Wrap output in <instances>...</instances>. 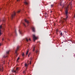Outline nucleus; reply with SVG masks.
<instances>
[{
  "label": "nucleus",
  "mask_w": 75,
  "mask_h": 75,
  "mask_svg": "<svg viewBox=\"0 0 75 75\" xmlns=\"http://www.w3.org/2000/svg\"><path fill=\"white\" fill-rule=\"evenodd\" d=\"M19 59H20V58L18 57V58L17 59V61H17V62H18V60H19Z\"/></svg>",
  "instance_id": "9b49d317"
},
{
  "label": "nucleus",
  "mask_w": 75,
  "mask_h": 75,
  "mask_svg": "<svg viewBox=\"0 0 75 75\" xmlns=\"http://www.w3.org/2000/svg\"><path fill=\"white\" fill-rule=\"evenodd\" d=\"M2 45V44H1V43H0V46H1V45Z\"/></svg>",
  "instance_id": "393cba45"
},
{
  "label": "nucleus",
  "mask_w": 75,
  "mask_h": 75,
  "mask_svg": "<svg viewBox=\"0 0 75 75\" xmlns=\"http://www.w3.org/2000/svg\"><path fill=\"white\" fill-rule=\"evenodd\" d=\"M51 13H52V11H51Z\"/></svg>",
  "instance_id": "473e14b6"
},
{
  "label": "nucleus",
  "mask_w": 75,
  "mask_h": 75,
  "mask_svg": "<svg viewBox=\"0 0 75 75\" xmlns=\"http://www.w3.org/2000/svg\"><path fill=\"white\" fill-rule=\"evenodd\" d=\"M25 22L26 23H27V24H28V23H29V22H28V21H27L26 19H25Z\"/></svg>",
  "instance_id": "1a4fd4ad"
},
{
  "label": "nucleus",
  "mask_w": 75,
  "mask_h": 75,
  "mask_svg": "<svg viewBox=\"0 0 75 75\" xmlns=\"http://www.w3.org/2000/svg\"><path fill=\"white\" fill-rule=\"evenodd\" d=\"M25 2L24 3L26 4V5H28V2H27V1L26 0H25Z\"/></svg>",
  "instance_id": "6e6552de"
},
{
  "label": "nucleus",
  "mask_w": 75,
  "mask_h": 75,
  "mask_svg": "<svg viewBox=\"0 0 75 75\" xmlns=\"http://www.w3.org/2000/svg\"><path fill=\"white\" fill-rule=\"evenodd\" d=\"M0 71L1 72H3V66L2 65H1L0 66Z\"/></svg>",
  "instance_id": "f03ea898"
},
{
  "label": "nucleus",
  "mask_w": 75,
  "mask_h": 75,
  "mask_svg": "<svg viewBox=\"0 0 75 75\" xmlns=\"http://www.w3.org/2000/svg\"><path fill=\"white\" fill-rule=\"evenodd\" d=\"M22 56L23 57V56H24V53L22 54Z\"/></svg>",
  "instance_id": "5701e85b"
},
{
  "label": "nucleus",
  "mask_w": 75,
  "mask_h": 75,
  "mask_svg": "<svg viewBox=\"0 0 75 75\" xmlns=\"http://www.w3.org/2000/svg\"><path fill=\"white\" fill-rule=\"evenodd\" d=\"M30 54H31V53H30L28 55V57H29V55H30Z\"/></svg>",
  "instance_id": "a878e982"
},
{
  "label": "nucleus",
  "mask_w": 75,
  "mask_h": 75,
  "mask_svg": "<svg viewBox=\"0 0 75 75\" xmlns=\"http://www.w3.org/2000/svg\"><path fill=\"white\" fill-rule=\"evenodd\" d=\"M23 72L24 74V73H25V71H24Z\"/></svg>",
  "instance_id": "bb28decb"
},
{
  "label": "nucleus",
  "mask_w": 75,
  "mask_h": 75,
  "mask_svg": "<svg viewBox=\"0 0 75 75\" xmlns=\"http://www.w3.org/2000/svg\"><path fill=\"white\" fill-rule=\"evenodd\" d=\"M68 6L66 8V11H65L66 15L67 16V14H68Z\"/></svg>",
  "instance_id": "7ed1b4c3"
},
{
  "label": "nucleus",
  "mask_w": 75,
  "mask_h": 75,
  "mask_svg": "<svg viewBox=\"0 0 75 75\" xmlns=\"http://www.w3.org/2000/svg\"><path fill=\"white\" fill-rule=\"evenodd\" d=\"M2 25H1L0 26V36L1 35V34H2V33H1V29L2 28Z\"/></svg>",
  "instance_id": "39448f33"
},
{
  "label": "nucleus",
  "mask_w": 75,
  "mask_h": 75,
  "mask_svg": "<svg viewBox=\"0 0 75 75\" xmlns=\"http://www.w3.org/2000/svg\"><path fill=\"white\" fill-rule=\"evenodd\" d=\"M32 28L33 31L34 32L35 31V28H34V27H33Z\"/></svg>",
  "instance_id": "9d476101"
},
{
  "label": "nucleus",
  "mask_w": 75,
  "mask_h": 75,
  "mask_svg": "<svg viewBox=\"0 0 75 75\" xmlns=\"http://www.w3.org/2000/svg\"><path fill=\"white\" fill-rule=\"evenodd\" d=\"M74 17H75V16H74Z\"/></svg>",
  "instance_id": "f704fd0d"
},
{
  "label": "nucleus",
  "mask_w": 75,
  "mask_h": 75,
  "mask_svg": "<svg viewBox=\"0 0 75 75\" xmlns=\"http://www.w3.org/2000/svg\"><path fill=\"white\" fill-rule=\"evenodd\" d=\"M68 16H67L66 18H64V19H63L62 20H61V21H60V23H64V20L66 21L68 18Z\"/></svg>",
  "instance_id": "f257e3e1"
},
{
  "label": "nucleus",
  "mask_w": 75,
  "mask_h": 75,
  "mask_svg": "<svg viewBox=\"0 0 75 75\" xmlns=\"http://www.w3.org/2000/svg\"><path fill=\"white\" fill-rule=\"evenodd\" d=\"M4 40V38H3L2 39V41H3Z\"/></svg>",
  "instance_id": "c85d7f7f"
},
{
  "label": "nucleus",
  "mask_w": 75,
  "mask_h": 75,
  "mask_svg": "<svg viewBox=\"0 0 75 75\" xmlns=\"http://www.w3.org/2000/svg\"><path fill=\"white\" fill-rule=\"evenodd\" d=\"M20 1V0H17V1Z\"/></svg>",
  "instance_id": "cd10ccee"
},
{
  "label": "nucleus",
  "mask_w": 75,
  "mask_h": 75,
  "mask_svg": "<svg viewBox=\"0 0 75 75\" xmlns=\"http://www.w3.org/2000/svg\"><path fill=\"white\" fill-rule=\"evenodd\" d=\"M53 6H54V5L53 4L51 5V7H53Z\"/></svg>",
  "instance_id": "4be33fe9"
},
{
  "label": "nucleus",
  "mask_w": 75,
  "mask_h": 75,
  "mask_svg": "<svg viewBox=\"0 0 75 75\" xmlns=\"http://www.w3.org/2000/svg\"><path fill=\"white\" fill-rule=\"evenodd\" d=\"M20 10L18 11L17 13H20Z\"/></svg>",
  "instance_id": "aec40b11"
},
{
  "label": "nucleus",
  "mask_w": 75,
  "mask_h": 75,
  "mask_svg": "<svg viewBox=\"0 0 75 75\" xmlns=\"http://www.w3.org/2000/svg\"><path fill=\"white\" fill-rule=\"evenodd\" d=\"M28 51H27L26 53V55H28Z\"/></svg>",
  "instance_id": "2eb2a0df"
},
{
  "label": "nucleus",
  "mask_w": 75,
  "mask_h": 75,
  "mask_svg": "<svg viewBox=\"0 0 75 75\" xmlns=\"http://www.w3.org/2000/svg\"><path fill=\"white\" fill-rule=\"evenodd\" d=\"M10 52V51L8 50L6 52V54H8V53H9V52Z\"/></svg>",
  "instance_id": "f8f14e48"
},
{
  "label": "nucleus",
  "mask_w": 75,
  "mask_h": 75,
  "mask_svg": "<svg viewBox=\"0 0 75 75\" xmlns=\"http://www.w3.org/2000/svg\"><path fill=\"white\" fill-rule=\"evenodd\" d=\"M18 67L16 68V71H18Z\"/></svg>",
  "instance_id": "a211bd4d"
},
{
  "label": "nucleus",
  "mask_w": 75,
  "mask_h": 75,
  "mask_svg": "<svg viewBox=\"0 0 75 75\" xmlns=\"http://www.w3.org/2000/svg\"><path fill=\"white\" fill-rule=\"evenodd\" d=\"M23 24L24 26H25V27H26V25H25V23H23Z\"/></svg>",
  "instance_id": "f3484780"
},
{
  "label": "nucleus",
  "mask_w": 75,
  "mask_h": 75,
  "mask_svg": "<svg viewBox=\"0 0 75 75\" xmlns=\"http://www.w3.org/2000/svg\"><path fill=\"white\" fill-rule=\"evenodd\" d=\"M60 6H61V4H60Z\"/></svg>",
  "instance_id": "2f4dec72"
},
{
  "label": "nucleus",
  "mask_w": 75,
  "mask_h": 75,
  "mask_svg": "<svg viewBox=\"0 0 75 75\" xmlns=\"http://www.w3.org/2000/svg\"><path fill=\"white\" fill-rule=\"evenodd\" d=\"M19 33L21 34H22L21 32L19 31Z\"/></svg>",
  "instance_id": "412c9836"
},
{
  "label": "nucleus",
  "mask_w": 75,
  "mask_h": 75,
  "mask_svg": "<svg viewBox=\"0 0 75 75\" xmlns=\"http://www.w3.org/2000/svg\"><path fill=\"white\" fill-rule=\"evenodd\" d=\"M35 47H34L33 50V51H34V50H35Z\"/></svg>",
  "instance_id": "b1692460"
},
{
  "label": "nucleus",
  "mask_w": 75,
  "mask_h": 75,
  "mask_svg": "<svg viewBox=\"0 0 75 75\" xmlns=\"http://www.w3.org/2000/svg\"><path fill=\"white\" fill-rule=\"evenodd\" d=\"M16 13L15 12H14L11 15L12 18H14V16H16Z\"/></svg>",
  "instance_id": "20e7f679"
},
{
  "label": "nucleus",
  "mask_w": 75,
  "mask_h": 75,
  "mask_svg": "<svg viewBox=\"0 0 75 75\" xmlns=\"http://www.w3.org/2000/svg\"><path fill=\"white\" fill-rule=\"evenodd\" d=\"M36 52V53H37V52Z\"/></svg>",
  "instance_id": "72a5a7b5"
},
{
  "label": "nucleus",
  "mask_w": 75,
  "mask_h": 75,
  "mask_svg": "<svg viewBox=\"0 0 75 75\" xmlns=\"http://www.w3.org/2000/svg\"><path fill=\"white\" fill-rule=\"evenodd\" d=\"M12 71L13 72H16V70H14V71L13 70Z\"/></svg>",
  "instance_id": "dca6fc26"
},
{
  "label": "nucleus",
  "mask_w": 75,
  "mask_h": 75,
  "mask_svg": "<svg viewBox=\"0 0 75 75\" xmlns=\"http://www.w3.org/2000/svg\"><path fill=\"white\" fill-rule=\"evenodd\" d=\"M19 49V47H18L17 48L16 50V52H15V53L16 54V55H17V51H18V50Z\"/></svg>",
  "instance_id": "0eeeda50"
},
{
  "label": "nucleus",
  "mask_w": 75,
  "mask_h": 75,
  "mask_svg": "<svg viewBox=\"0 0 75 75\" xmlns=\"http://www.w3.org/2000/svg\"><path fill=\"white\" fill-rule=\"evenodd\" d=\"M26 40L27 41V42H28V39H26Z\"/></svg>",
  "instance_id": "6ab92c4d"
},
{
  "label": "nucleus",
  "mask_w": 75,
  "mask_h": 75,
  "mask_svg": "<svg viewBox=\"0 0 75 75\" xmlns=\"http://www.w3.org/2000/svg\"><path fill=\"white\" fill-rule=\"evenodd\" d=\"M29 40H30V41H31V39H29Z\"/></svg>",
  "instance_id": "c756f323"
},
{
  "label": "nucleus",
  "mask_w": 75,
  "mask_h": 75,
  "mask_svg": "<svg viewBox=\"0 0 75 75\" xmlns=\"http://www.w3.org/2000/svg\"><path fill=\"white\" fill-rule=\"evenodd\" d=\"M7 56L6 57H7Z\"/></svg>",
  "instance_id": "c9c22d12"
},
{
  "label": "nucleus",
  "mask_w": 75,
  "mask_h": 75,
  "mask_svg": "<svg viewBox=\"0 0 75 75\" xmlns=\"http://www.w3.org/2000/svg\"><path fill=\"white\" fill-rule=\"evenodd\" d=\"M31 62H30V64H31Z\"/></svg>",
  "instance_id": "7c9ffc66"
},
{
  "label": "nucleus",
  "mask_w": 75,
  "mask_h": 75,
  "mask_svg": "<svg viewBox=\"0 0 75 75\" xmlns=\"http://www.w3.org/2000/svg\"><path fill=\"white\" fill-rule=\"evenodd\" d=\"M33 40L34 41H35V40H36L37 39V37H35V35H33Z\"/></svg>",
  "instance_id": "423d86ee"
},
{
  "label": "nucleus",
  "mask_w": 75,
  "mask_h": 75,
  "mask_svg": "<svg viewBox=\"0 0 75 75\" xmlns=\"http://www.w3.org/2000/svg\"><path fill=\"white\" fill-rule=\"evenodd\" d=\"M25 67H28V65H27V64L26 63V64H25Z\"/></svg>",
  "instance_id": "4468645a"
},
{
  "label": "nucleus",
  "mask_w": 75,
  "mask_h": 75,
  "mask_svg": "<svg viewBox=\"0 0 75 75\" xmlns=\"http://www.w3.org/2000/svg\"><path fill=\"white\" fill-rule=\"evenodd\" d=\"M60 34L61 35V36H62V35H63V34H62V32H60Z\"/></svg>",
  "instance_id": "ddd939ff"
}]
</instances>
